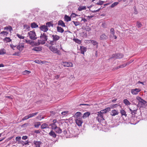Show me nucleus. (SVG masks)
<instances>
[{
    "label": "nucleus",
    "instance_id": "obj_52",
    "mask_svg": "<svg viewBox=\"0 0 147 147\" xmlns=\"http://www.w3.org/2000/svg\"><path fill=\"white\" fill-rule=\"evenodd\" d=\"M117 106H118V105L117 104H116L115 105H113L112 106V108H116L117 107Z\"/></svg>",
    "mask_w": 147,
    "mask_h": 147
},
{
    "label": "nucleus",
    "instance_id": "obj_22",
    "mask_svg": "<svg viewBox=\"0 0 147 147\" xmlns=\"http://www.w3.org/2000/svg\"><path fill=\"white\" fill-rule=\"evenodd\" d=\"M49 135L53 138H55L56 136V135L55 133L53 130H51L49 133Z\"/></svg>",
    "mask_w": 147,
    "mask_h": 147
},
{
    "label": "nucleus",
    "instance_id": "obj_56",
    "mask_svg": "<svg viewBox=\"0 0 147 147\" xmlns=\"http://www.w3.org/2000/svg\"><path fill=\"white\" fill-rule=\"evenodd\" d=\"M93 16H88L87 17H88V18L89 19H90L91 18H93Z\"/></svg>",
    "mask_w": 147,
    "mask_h": 147
},
{
    "label": "nucleus",
    "instance_id": "obj_31",
    "mask_svg": "<svg viewBox=\"0 0 147 147\" xmlns=\"http://www.w3.org/2000/svg\"><path fill=\"white\" fill-rule=\"evenodd\" d=\"M4 30H9L10 32L13 30L12 28L10 26H8L5 27L4 28Z\"/></svg>",
    "mask_w": 147,
    "mask_h": 147
},
{
    "label": "nucleus",
    "instance_id": "obj_9",
    "mask_svg": "<svg viewBox=\"0 0 147 147\" xmlns=\"http://www.w3.org/2000/svg\"><path fill=\"white\" fill-rule=\"evenodd\" d=\"M141 90L140 88L133 89L131 90V93L133 95H137Z\"/></svg>",
    "mask_w": 147,
    "mask_h": 147
},
{
    "label": "nucleus",
    "instance_id": "obj_16",
    "mask_svg": "<svg viewBox=\"0 0 147 147\" xmlns=\"http://www.w3.org/2000/svg\"><path fill=\"white\" fill-rule=\"evenodd\" d=\"M119 113L118 111L115 109H113L112 110L111 113V115L112 116H115L118 115Z\"/></svg>",
    "mask_w": 147,
    "mask_h": 147
},
{
    "label": "nucleus",
    "instance_id": "obj_19",
    "mask_svg": "<svg viewBox=\"0 0 147 147\" xmlns=\"http://www.w3.org/2000/svg\"><path fill=\"white\" fill-rule=\"evenodd\" d=\"M82 114L80 112H76L74 115V117L76 118L79 119H80V117H81Z\"/></svg>",
    "mask_w": 147,
    "mask_h": 147
},
{
    "label": "nucleus",
    "instance_id": "obj_12",
    "mask_svg": "<svg viewBox=\"0 0 147 147\" xmlns=\"http://www.w3.org/2000/svg\"><path fill=\"white\" fill-rule=\"evenodd\" d=\"M120 113L121 114V117L123 118L127 117V115L126 114V112L123 109H121L120 110Z\"/></svg>",
    "mask_w": 147,
    "mask_h": 147
},
{
    "label": "nucleus",
    "instance_id": "obj_1",
    "mask_svg": "<svg viewBox=\"0 0 147 147\" xmlns=\"http://www.w3.org/2000/svg\"><path fill=\"white\" fill-rule=\"evenodd\" d=\"M111 110L109 107H107L104 109H102L97 112V116L96 117L97 119H105L104 118V115L107 113L109 112Z\"/></svg>",
    "mask_w": 147,
    "mask_h": 147
},
{
    "label": "nucleus",
    "instance_id": "obj_29",
    "mask_svg": "<svg viewBox=\"0 0 147 147\" xmlns=\"http://www.w3.org/2000/svg\"><path fill=\"white\" fill-rule=\"evenodd\" d=\"M123 102L126 105L128 106L131 104L130 102L127 99H125L123 100Z\"/></svg>",
    "mask_w": 147,
    "mask_h": 147
},
{
    "label": "nucleus",
    "instance_id": "obj_36",
    "mask_svg": "<svg viewBox=\"0 0 147 147\" xmlns=\"http://www.w3.org/2000/svg\"><path fill=\"white\" fill-rule=\"evenodd\" d=\"M119 3L118 2H115L111 4V8H113L115 6H117L119 4Z\"/></svg>",
    "mask_w": 147,
    "mask_h": 147
},
{
    "label": "nucleus",
    "instance_id": "obj_54",
    "mask_svg": "<svg viewBox=\"0 0 147 147\" xmlns=\"http://www.w3.org/2000/svg\"><path fill=\"white\" fill-rule=\"evenodd\" d=\"M10 46L11 48L14 49V48L16 47V46H14L13 44H11Z\"/></svg>",
    "mask_w": 147,
    "mask_h": 147
},
{
    "label": "nucleus",
    "instance_id": "obj_8",
    "mask_svg": "<svg viewBox=\"0 0 147 147\" xmlns=\"http://www.w3.org/2000/svg\"><path fill=\"white\" fill-rule=\"evenodd\" d=\"M56 120H53V123L50 124V126H51V128L52 129L55 130L57 127V125L59 124L58 122H57Z\"/></svg>",
    "mask_w": 147,
    "mask_h": 147
},
{
    "label": "nucleus",
    "instance_id": "obj_49",
    "mask_svg": "<svg viewBox=\"0 0 147 147\" xmlns=\"http://www.w3.org/2000/svg\"><path fill=\"white\" fill-rule=\"evenodd\" d=\"M103 3H104V2L103 1H100L98 2V3H97L96 4L97 5H101L103 4Z\"/></svg>",
    "mask_w": 147,
    "mask_h": 147
},
{
    "label": "nucleus",
    "instance_id": "obj_57",
    "mask_svg": "<svg viewBox=\"0 0 147 147\" xmlns=\"http://www.w3.org/2000/svg\"><path fill=\"white\" fill-rule=\"evenodd\" d=\"M137 111V109H135L134 110H133L132 111L133 113H134V114L136 113V112Z\"/></svg>",
    "mask_w": 147,
    "mask_h": 147
},
{
    "label": "nucleus",
    "instance_id": "obj_33",
    "mask_svg": "<svg viewBox=\"0 0 147 147\" xmlns=\"http://www.w3.org/2000/svg\"><path fill=\"white\" fill-rule=\"evenodd\" d=\"M31 27L32 28H35L38 27V25L35 22L31 23Z\"/></svg>",
    "mask_w": 147,
    "mask_h": 147
},
{
    "label": "nucleus",
    "instance_id": "obj_4",
    "mask_svg": "<svg viewBox=\"0 0 147 147\" xmlns=\"http://www.w3.org/2000/svg\"><path fill=\"white\" fill-rule=\"evenodd\" d=\"M53 40L50 41L49 44L51 45H56V42L59 40L60 38L59 36L57 34L52 35L51 36Z\"/></svg>",
    "mask_w": 147,
    "mask_h": 147
},
{
    "label": "nucleus",
    "instance_id": "obj_64",
    "mask_svg": "<svg viewBox=\"0 0 147 147\" xmlns=\"http://www.w3.org/2000/svg\"><path fill=\"white\" fill-rule=\"evenodd\" d=\"M4 67V65L3 64H0V67Z\"/></svg>",
    "mask_w": 147,
    "mask_h": 147
},
{
    "label": "nucleus",
    "instance_id": "obj_18",
    "mask_svg": "<svg viewBox=\"0 0 147 147\" xmlns=\"http://www.w3.org/2000/svg\"><path fill=\"white\" fill-rule=\"evenodd\" d=\"M24 47V45L23 43L20 44L17 47V49L20 51H22Z\"/></svg>",
    "mask_w": 147,
    "mask_h": 147
},
{
    "label": "nucleus",
    "instance_id": "obj_28",
    "mask_svg": "<svg viewBox=\"0 0 147 147\" xmlns=\"http://www.w3.org/2000/svg\"><path fill=\"white\" fill-rule=\"evenodd\" d=\"M54 130L56 132L59 134L61 133L62 132L61 129L58 127Z\"/></svg>",
    "mask_w": 147,
    "mask_h": 147
},
{
    "label": "nucleus",
    "instance_id": "obj_37",
    "mask_svg": "<svg viewBox=\"0 0 147 147\" xmlns=\"http://www.w3.org/2000/svg\"><path fill=\"white\" fill-rule=\"evenodd\" d=\"M4 40L6 42H9L11 41V40L9 37H6L4 39Z\"/></svg>",
    "mask_w": 147,
    "mask_h": 147
},
{
    "label": "nucleus",
    "instance_id": "obj_11",
    "mask_svg": "<svg viewBox=\"0 0 147 147\" xmlns=\"http://www.w3.org/2000/svg\"><path fill=\"white\" fill-rule=\"evenodd\" d=\"M123 56V55L122 54L118 53L115 55H113L112 58L116 59H120L122 58Z\"/></svg>",
    "mask_w": 147,
    "mask_h": 147
},
{
    "label": "nucleus",
    "instance_id": "obj_2",
    "mask_svg": "<svg viewBox=\"0 0 147 147\" xmlns=\"http://www.w3.org/2000/svg\"><path fill=\"white\" fill-rule=\"evenodd\" d=\"M40 39L38 40V45L40 44L43 45L45 44V41L47 40V36L45 33H43V34H41L40 36Z\"/></svg>",
    "mask_w": 147,
    "mask_h": 147
},
{
    "label": "nucleus",
    "instance_id": "obj_27",
    "mask_svg": "<svg viewBox=\"0 0 147 147\" xmlns=\"http://www.w3.org/2000/svg\"><path fill=\"white\" fill-rule=\"evenodd\" d=\"M41 143V142L40 141H34V144H35L36 147H40Z\"/></svg>",
    "mask_w": 147,
    "mask_h": 147
},
{
    "label": "nucleus",
    "instance_id": "obj_58",
    "mask_svg": "<svg viewBox=\"0 0 147 147\" xmlns=\"http://www.w3.org/2000/svg\"><path fill=\"white\" fill-rule=\"evenodd\" d=\"M37 118L38 119H43L44 118V117H41V116L40 115H39V116H38V117H37Z\"/></svg>",
    "mask_w": 147,
    "mask_h": 147
},
{
    "label": "nucleus",
    "instance_id": "obj_17",
    "mask_svg": "<svg viewBox=\"0 0 147 147\" xmlns=\"http://www.w3.org/2000/svg\"><path fill=\"white\" fill-rule=\"evenodd\" d=\"M80 51L81 53L84 55V52L86 51L87 49L86 47L83 46H80Z\"/></svg>",
    "mask_w": 147,
    "mask_h": 147
},
{
    "label": "nucleus",
    "instance_id": "obj_13",
    "mask_svg": "<svg viewBox=\"0 0 147 147\" xmlns=\"http://www.w3.org/2000/svg\"><path fill=\"white\" fill-rule=\"evenodd\" d=\"M108 38V36L106 35L105 33H103L101 34L100 37V39L101 40H105Z\"/></svg>",
    "mask_w": 147,
    "mask_h": 147
},
{
    "label": "nucleus",
    "instance_id": "obj_20",
    "mask_svg": "<svg viewBox=\"0 0 147 147\" xmlns=\"http://www.w3.org/2000/svg\"><path fill=\"white\" fill-rule=\"evenodd\" d=\"M42 48L40 47H36L32 48V50L36 51H39L42 50Z\"/></svg>",
    "mask_w": 147,
    "mask_h": 147
},
{
    "label": "nucleus",
    "instance_id": "obj_60",
    "mask_svg": "<svg viewBox=\"0 0 147 147\" xmlns=\"http://www.w3.org/2000/svg\"><path fill=\"white\" fill-rule=\"evenodd\" d=\"M29 143V142L28 140L26 141L24 143V145H26V144H28V143Z\"/></svg>",
    "mask_w": 147,
    "mask_h": 147
},
{
    "label": "nucleus",
    "instance_id": "obj_44",
    "mask_svg": "<svg viewBox=\"0 0 147 147\" xmlns=\"http://www.w3.org/2000/svg\"><path fill=\"white\" fill-rule=\"evenodd\" d=\"M72 18H75L77 16H78V15L77 14H76L74 13H72L70 16Z\"/></svg>",
    "mask_w": 147,
    "mask_h": 147
},
{
    "label": "nucleus",
    "instance_id": "obj_45",
    "mask_svg": "<svg viewBox=\"0 0 147 147\" xmlns=\"http://www.w3.org/2000/svg\"><path fill=\"white\" fill-rule=\"evenodd\" d=\"M5 53L4 49L0 50V55H2Z\"/></svg>",
    "mask_w": 147,
    "mask_h": 147
},
{
    "label": "nucleus",
    "instance_id": "obj_55",
    "mask_svg": "<svg viewBox=\"0 0 147 147\" xmlns=\"http://www.w3.org/2000/svg\"><path fill=\"white\" fill-rule=\"evenodd\" d=\"M34 132L36 134H39L40 133V131L39 130H36Z\"/></svg>",
    "mask_w": 147,
    "mask_h": 147
},
{
    "label": "nucleus",
    "instance_id": "obj_3",
    "mask_svg": "<svg viewBox=\"0 0 147 147\" xmlns=\"http://www.w3.org/2000/svg\"><path fill=\"white\" fill-rule=\"evenodd\" d=\"M136 99L138 101V105L140 107H144L147 103L146 101L142 99L140 96H137L136 97Z\"/></svg>",
    "mask_w": 147,
    "mask_h": 147
},
{
    "label": "nucleus",
    "instance_id": "obj_21",
    "mask_svg": "<svg viewBox=\"0 0 147 147\" xmlns=\"http://www.w3.org/2000/svg\"><path fill=\"white\" fill-rule=\"evenodd\" d=\"M58 26H60L63 27H65V25L63 22L61 20H60L58 22Z\"/></svg>",
    "mask_w": 147,
    "mask_h": 147
},
{
    "label": "nucleus",
    "instance_id": "obj_38",
    "mask_svg": "<svg viewBox=\"0 0 147 147\" xmlns=\"http://www.w3.org/2000/svg\"><path fill=\"white\" fill-rule=\"evenodd\" d=\"M41 128L42 129H45L48 128V125L46 123H44L42 125Z\"/></svg>",
    "mask_w": 147,
    "mask_h": 147
},
{
    "label": "nucleus",
    "instance_id": "obj_62",
    "mask_svg": "<svg viewBox=\"0 0 147 147\" xmlns=\"http://www.w3.org/2000/svg\"><path fill=\"white\" fill-rule=\"evenodd\" d=\"M89 105L87 104H81L80 105Z\"/></svg>",
    "mask_w": 147,
    "mask_h": 147
},
{
    "label": "nucleus",
    "instance_id": "obj_63",
    "mask_svg": "<svg viewBox=\"0 0 147 147\" xmlns=\"http://www.w3.org/2000/svg\"><path fill=\"white\" fill-rule=\"evenodd\" d=\"M5 97L6 98H10V99L11 98V97L10 96H5Z\"/></svg>",
    "mask_w": 147,
    "mask_h": 147
},
{
    "label": "nucleus",
    "instance_id": "obj_59",
    "mask_svg": "<svg viewBox=\"0 0 147 147\" xmlns=\"http://www.w3.org/2000/svg\"><path fill=\"white\" fill-rule=\"evenodd\" d=\"M100 9H98L97 10H95V11L94 10V11H92V12H94V13H95V12H98V11H99Z\"/></svg>",
    "mask_w": 147,
    "mask_h": 147
},
{
    "label": "nucleus",
    "instance_id": "obj_43",
    "mask_svg": "<svg viewBox=\"0 0 147 147\" xmlns=\"http://www.w3.org/2000/svg\"><path fill=\"white\" fill-rule=\"evenodd\" d=\"M17 36H18V37L20 39H23L24 38V37L23 36H22V35L19 34H17Z\"/></svg>",
    "mask_w": 147,
    "mask_h": 147
},
{
    "label": "nucleus",
    "instance_id": "obj_30",
    "mask_svg": "<svg viewBox=\"0 0 147 147\" xmlns=\"http://www.w3.org/2000/svg\"><path fill=\"white\" fill-rule=\"evenodd\" d=\"M86 9V7L85 6H80L78 8V10L79 11H82Z\"/></svg>",
    "mask_w": 147,
    "mask_h": 147
},
{
    "label": "nucleus",
    "instance_id": "obj_50",
    "mask_svg": "<svg viewBox=\"0 0 147 147\" xmlns=\"http://www.w3.org/2000/svg\"><path fill=\"white\" fill-rule=\"evenodd\" d=\"M68 113V111H65L62 112L61 113V114L62 115H66V114H67Z\"/></svg>",
    "mask_w": 147,
    "mask_h": 147
},
{
    "label": "nucleus",
    "instance_id": "obj_7",
    "mask_svg": "<svg viewBox=\"0 0 147 147\" xmlns=\"http://www.w3.org/2000/svg\"><path fill=\"white\" fill-rule=\"evenodd\" d=\"M61 64L64 67H69L73 66V64L70 62L62 61L61 63Z\"/></svg>",
    "mask_w": 147,
    "mask_h": 147
},
{
    "label": "nucleus",
    "instance_id": "obj_14",
    "mask_svg": "<svg viewBox=\"0 0 147 147\" xmlns=\"http://www.w3.org/2000/svg\"><path fill=\"white\" fill-rule=\"evenodd\" d=\"M129 63H124L122 65H120L117 66V67H115V68H113V69L114 70H116V69H117L120 68H123V67H125L127 65H129Z\"/></svg>",
    "mask_w": 147,
    "mask_h": 147
},
{
    "label": "nucleus",
    "instance_id": "obj_61",
    "mask_svg": "<svg viewBox=\"0 0 147 147\" xmlns=\"http://www.w3.org/2000/svg\"><path fill=\"white\" fill-rule=\"evenodd\" d=\"M82 20L84 22H86L87 21V20L85 18L82 19Z\"/></svg>",
    "mask_w": 147,
    "mask_h": 147
},
{
    "label": "nucleus",
    "instance_id": "obj_32",
    "mask_svg": "<svg viewBox=\"0 0 147 147\" xmlns=\"http://www.w3.org/2000/svg\"><path fill=\"white\" fill-rule=\"evenodd\" d=\"M40 125V122H35L34 123V126L36 128H38Z\"/></svg>",
    "mask_w": 147,
    "mask_h": 147
},
{
    "label": "nucleus",
    "instance_id": "obj_34",
    "mask_svg": "<svg viewBox=\"0 0 147 147\" xmlns=\"http://www.w3.org/2000/svg\"><path fill=\"white\" fill-rule=\"evenodd\" d=\"M89 41L91 42L94 45H96V47L97 48L98 45V43L96 41L94 40H90Z\"/></svg>",
    "mask_w": 147,
    "mask_h": 147
},
{
    "label": "nucleus",
    "instance_id": "obj_10",
    "mask_svg": "<svg viewBox=\"0 0 147 147\" xmlns=\"http://www.w3.org/2000/svg\"><path fill=\"white\" fill-rule=\"evenodd\" d=\"M38 113L30 114L27 116H25L22 119H28L33 117L37 115Z\"/></svg>",
    "mask_w": 147,
    "mask_h": 147
},
{
    "label": "nucleus",
    "instance_id": "obj_40",
    "mask_svg": "<svg viewBox=\"0 0 147 147\" xmlns=\"http://www.w3.org/2000/svg\"><path fill=\"white\" fill-rule=\"evenodd\" d=\"M110 32L114 36L115 34V30L113 28H112L110 30Z\"/></svg>",
    "mask_w": 147,
    "mask_h": 147
},
{
    "label": "nucleus",
    "instance_id": "obj_48",
    "mask_svg": "<svg viewBox=\"0 0 147 147\" xmlns=\"http://www.w3.org/2000/svg\"><path fill=\"white\" fill-rule=\"evenodd\" d=\"M141 26H142V24L140 23V22H137V26L138 27V28L140 27H141Z\"/></svg>",
    "mask_w": 147,
    "mask_h": 147
},
{
    "label": "nucleus",
    "instance_id": "obj_42",
    "mask_svg": "<svg viewBox=\"0 0 147 147\" xmlns=\"http://www.w3.org/2000/svg\"><path fill=\"white\" fill-rule=\"evenodd\" d=\"M0 34H3L4 35H7V34H8V32L6 31H3L1 32L0 33Z\"/></svg>",
    "mask_w": 147,
    "mask_h": 147
},
{
    "label": "nucleus",
    "instance_id": "obj_51",
    "mask_svg": "<svg viewBox=\"0 0 147 147\" xmlns=\"http://www.w3.org/2000/svg\"><path fill=\"white\" fill-rule=\"evenodd\" d=\"M28 138V137L27 136H24L22 137V139L23 140H26Z\"/></svg>",
    "mask_w": 147,
    "mask_h": 147
},
{
    "label": "nucleus",
    "instance_id": "obj_35",
    "mask_svg": "<svg viewBox=\"0 0 147 147\" xmlns=\"http://www.w3.org/2000/svg\"><path fill=\"white\" fill-rule=\"evenodd\" d=\"M73 40L76 43L79 44H80L81 42V41L77 38H74Z\"/></svg>",
    "mask_w": 147,
    "mask_h": 147
},
{
    "label": "nucleus",
    "instance_id": "obj_23",
    "mask_svg": "<svg viewBox=\"0 0 147 147\" xmlns=\"http://www.w3.org/2000/svg\"><path fill=\"white\" fill-rule=\"evenodd\" d=\"M76 121V124L79 126H80L82 125V124L83 123V121L82 120H75Z\"/></svg>",
    "mask_w": 147,
    "mask_h": 147
},
{
    "label": "nucleus",
    "instance_id": "obj_46",
    "mask_svg": "<svg viewBox=\"0 0 147 147\" xmlns=\"http://www.w3.org/2000/svg\"><path fill=\"white\" fill-rule=\"evenodd\" d=\"M73 22L74 23V24L75 25V26H77L79 25V23L78 22H75V21H73Z\"/></svg>",
    "mask_w": 147,
    "mask_h": 147
},
{
    "label": "nucleus",
    "instance_id": "obj_6",
    "mask_svg": "<svg viewBox=\"0 0 147 147\" xmlns=\"http://www.w3.org/2000/svg\"><path fill=\"white\" fill-rule=\"evenodd\" d=\"M52 46L53 45H51L49 47V49L50 50L54 53L57 54L59 55H60L61 54L60 51L58 50L57 48Z\"/></svg>",
    "mask_w": 147,
    "mask_h": 147
},
{
    "label": "nucleus",
    "instance_id": "obj_25",
    "mask_svg": "<svg viewBox=\"0 0 147 147\" xmlns=\"http://www.w3.org/2000/svg\"><path fill=\"white\" fill-rule=\"evenodd\" d=\"M64 20L66 22H68L71 21V18L68 16L65 15L64 17Z\"/></svg>",
    "mask_w": 147,
    "mask_h": 147
},
{
    "label": "nucleus",
    "instance_id": "obj_47",
    "mask_svg": "<svg viewBox=\"0 0 147 147\" xmlns=\"http://www.w3.org/2000/svg\"><path fill=\"white\" fill-rule=\"evenodd\" d=\"M21 138L20 136L17 137L16 138V140L17 141H19L21 140Z\"/></svg>",
    "mask_w": 147,
    "mask_h": 147
},
{
    "label": "nucleus",
    "instance_id": "obj_24",
    "mask_svg": "<svg viewBox=\"0 0 147 147\" xmlns=\"http://www.w3.org/2000/svg\"><path fill=\"white\" fill-rule=\"evenodd\" d=\"M57 30L58 32L62 33L64 31V29L61 27L57 26Z\"/></svg>",
    "mask_w": 147,
    "mask_h": 147
},
{
    "label": "nucleus",
    "instance_id": "obj_5",
    "mask_svg": "<svg viewBox=\"0 0 147 147\" xmlns=\"http://www.w3.org/2000/svg\"><path fill=\"white\" fill-rule=\"evenodd\" d=\"M28 35L29 38L32 40H35L37 38L35 32L34 31H30L28 33Z\"/></svg>",
    "mask_w": 147,
    "mask_h": 147
},
{
    "label": "nucleus",
    "instance_id": "obj_39",
    "mask_svg": "<svg viewBox=\"0 0 147 147\" xmlns=\"http://www.w3.org/2000/svg\"><path fill=\"white\" fill-rule=\"evenodd\" d=\"M46 26H47V27H50L51 26H53V25L51 22H48L46 23Z\"/></svg>",
    "mask_w": 147,
    "mask_h": 147
},
{
    "label": "nucleus",
    "instance_id": "obj_26",
    "mask_svg": "<svg viewBox=\"0 0 147 147\" xmlns=\"http://www.w3.org/2000/svg\"><path fill=\"white\" fill-rule=\"evenodd\" d=\"M90 114V113L88 112L85 113L83 116V118L84 119H85L87 117H88Z\"/></svg>",
    "mask_w": 147,
    "mask_h": 147
},
{
    "label": "nucleus",
    "instance_id": "obj_41",
    "mask_svg": "<svg viewBox=\"0 0 147 147\" xmlns=\"http://www.w3.org/2000/svg\"><path fill=\"white\" fill-rule=\"evenodd\" d=\"M31 73V71H28L26 70H25L23 72V74H29Z\"/></svg>",
    "mask_w": 147,
    "mask_h": 147
},
{
    "label": "nucleus",
    "instance_id": "obj_15",
    "mask_svg": "<svg viewBox=\"0 0 147 147\" xmlns=\"http://www.w3.org/2000/svg\"><path fill=\"white\" fill-rule=\"evenodd\" d=\"M40 28L41 30L44 32H46L48 30L47 26L45 25L41 26Z\"/></svg>",
    "mask_w": 147,
    "mask_h": 147
},
{
    "label": "nucleus",
    "instance_id": "obj_53",
    "mask_svg": "<svg viewBox=\"0 0 147 147\" xmlns=\"http://www.w3.org/2000/svg\"><path fill=\"white\" fill-rule=\"evenodd\" d=\"M19 55V53L18 52H16L14 53H13V55L15 56V55H17L18 56Z\"/></svg>",
    "mask_w": 147,
    "mask_h": 147
}]
</instances>
